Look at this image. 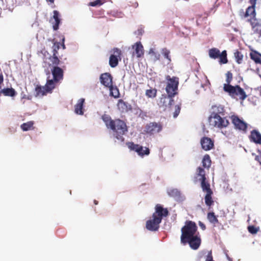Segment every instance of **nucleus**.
I'll list each match as a JSON object with an SVG mask.
<instances>
[{"label": "nucleus", "mask_w": 261, "mask_h": 261, "mask_svg": "<svg viewBox=\"0 0 261 261\" xmlns=\"http://www.w3.org/2000/svg\"><path fill=\"white\" fill-rule=\"evenodd\" d=\"M234 57L235 58L236 62L238 64L242 63L243 58V55L240 51L237 50L234 53Z\"/></svg>", "instance_id": "nucleus-40"}, {"label": "nucleus", "mask_w": 261, "mask_h": 261, "mask_svg": "<svg viewBox=\"0 0 261 261\" xmlns=\"http://www.w3.org/2000/svg\"><path fill=\"white\" fill-rule=\"evenodd\" d=\"M60 43L57 41L54 42V45L52 47L53 55H58V50L60 47Z\"/></svg>", "instance_id": "nucleus-41"}, {"label": "nucleus", "mask_w": 261, "mask_h": 261, "mask_svg": "<svg viewBox=\"0 0 261 261\" xmlns=\"http://www.w3.org/2000/svg\"><path fill=\"white\" fill-rule=\"evenodd\" d=\"M161 223L160 219L156 217H152V219L148 220L146 223V228L152 231H157L160 227V224Z\"/></svg>", "instance_id": "nucleus-14"}, {"label": "nucleus", "mask_w": 261, "mask_h": 261, "mask_svg": "<svg viewBox=\"0 0 261 261\" xmlns=\"http://www.w3.org/2000/svg\"><path fill=\"white\" fill-rule=\"evenodd\" d=\"M186 241L185 245L188 244L193 250H197L201 244V239L198 234L188 238Z\"/></svg>", "instance_id": "nucleus-15"}, {"label": "nucleus", "mask_w": 261, "mask_h": 261, "mask_svg": "<svg viewBox=\"0 0 261 261\" xmlns=\"http://www.w3.org/2000/svg\"><path fill=\"white\" fill-rule=\"evenodd\" d=\"M65 66H63L62 68L59 66H55L51 68V74L53 76L54 81H57L59 82L63 79L64 76V68Z\"/></svg>", "instance_id": "nucleus-13"}, {"label": "nucleus", "mask_w": 261, "mask_h": 261, "mask_svg": "<svg viewBox=\"0 0 261 261\" xmlns=\"http://www.w3.org/2000/svg\"><path fill=\"white\" fill-rule=\"evenodd\" d=\"M161 53L164 57L166 59L168 63L171 61V57L170 56V51L167 48H164L161 50Z\"/></svg>", "instance_id": "nucleus-39"}, {"label": "nucleus", "mask_w": 261, "mask_h": 261, "mask_svg": "<svg viewBox=\"0 0 261 261\" xmlns=\"http://www.w3.org/2000/svg\"><path fill=\"white\" fill-rule=\"evenodd\" d=\"M113 77L112 75L108 72L102 73L100 76V83L107 88H111L113 84Z\"/></svg>", "instance_id": "nucleus-16"}, {"label": "nucleus", "mask_w": 261, "mask_h": 261, "mask_svg": "<svg viewBox=\"0 0 261 261\" xmlns=\"http://www.w3.org/2000/svg\"><path fill=\"white\" fill-rule=\"evenodd\" d=\"M258 35L259 38L261 37V31H260Z\"/></svg>", "instance_id": "nucleus-54"}, {"label": "nucleus", "mask_w": 261, "mask_h": 261, "mask_svg": "<svg viewBox=\"0 0 261 261\" xmlns=\"http://www.w3.org/2000/svg\"><path fill=\"white\" fill-rule=\"evenodd\" d=\"M166 79L168 83L166 87V91L169 96L174 97L177 94L176 90L178 85V78L176 77L171 78L169 75H168Z\"/></svg>", "instance_id": "nucleus-5"}, {"label": "nucleus", "mask_w": 261, "mask_h": 261, "mask_svg": "<svg viewBox=\"0 0 261 261\" xmlns=\"http://www.w3.org/2000/svg\"><path fill=\"white\" fill-rule=\"evenodd\" d=\"M149 54L153 57V59L155 61L160 59V54L155 52L153 48L150 49Z\"/></svg>", "instance_id": "nucleus-42"}, {"label": "nucleus", "mask_w": 261, "mask_h": 261, "mask_svg": "<svg viewBox=\"0 0 261 261\" xmlns=\"http://www.w3.org/2000/svg\"><path fill=\"white\" fill-rule=\"evenodd\" d=\"M199 225L202 230H204L206 229L205 225L202 222H201V221L199 222Z\"/></svg>", "instance_id": "nucleus-48"}, {"label": "nucleus", "mask_w": 261, "mask_h": 261, "mask_svg": "<svg viewBox=\"0 0 261 261\" xmlns=\"http://www.w3.org/2000/svg\"><path fill=\"white\" fill-rule=\"evenodd\" d=\"M132 48L134 49L133 55H136L137 58H140L144 56V50L143 46L141 42H137L132 45Z\"/></svg>", "instance_id": "nucleus-19"}, {"label": "nucleus", "mask_w": 261, "mask_h": 261, "mask_svg": "<svg viewBox=\"0 0 261 261\" xmlns=\"http://www.w3.org/2000/svg\"><path fill=\"white\" fill-rule=\"evenodd\" d=\"M173 97H170L168 94L162 95L160 99V103L163 106H164L166 108H169L171 109V106L174 104V101L173 99Z\"/></svg>", "instance_id": "nucleus-18"}, {"label": "nucleus", "mask_w": 261, "mask_h": 261, "mask_svg": "<svg viewBox=\"0 0 261 261\" xmlns=\"http://www.w3.org/2000/svg\"><path fill=\"white\" fill-rule=\"evenodd\" d=\"M85 102L84 98H81L74 106V112L76 114L83 115V105Z\"/></svg>", "instance_id": "nucleus-25"}, {"label": "nucleus", "mask_w": 261, "mask_h": 261, "mask_svg": "<svg viewBox=\"0 0 261 261\" xmlns=\"http://www.w3.org/2000/svg\"><path fill=\"white\" fill-rule=\"evenodd\" d=\"M194 181L195 182L199 181L201 188L206 187L207 185H210V184L206 179L205 170L201 167H198L196 169L194 176Z\"/></svg>", "instance_id": "nucleus-7"}, {"label": "nucleus", "mask_w": 261, "mask_h": 261, "mask_svg": "<svg viewBox=\"0 0 261 261\" xmlns=\"http://www.w3.org/2000/svg\"><path fill=\"white\" fill-rule=\"evenodd\" d=\"M208 55L210 57L213 59H216L220 55V51L217 48H212L208 50Z\"/></svg>", "instance_id": "nucleus-29"}, {"label": "nucleus", "mask_w": 261, "mask_h": 261, "mask_svg": "<svg viewBox=\"0 0 261 261\" xmlns=\"http://www.w3.org/2000/svg\"><path fill=\"white\" fill-rule=\"evenodd\" d=\"M58 83V81H54V79H47L46 83L44 86L46 91L48 93H51L52 91L55 88L56 84Z\"/></svg>", "instance_id": "nucleus-24"}, {"label": "nucleus", "mask_w": 261, "mask_h": 261, "mask_svg": "<svg viewBox=\"0 0 261 261\" xmlns=\"http://www.w3.org/2000/svg\"><path fill=\"white\" fill-rule=\"evenodd\" d=\"M163 128L160 122H152L147 123L145 127L144 132L150 135H153L160 133Z\"/></svg>", "instance_id": "nucleus-10"}, {"label": "nucleus", "mask_w": 261, "mask_h": 261, "mask_svg": "<svg viewBox=\"0 0 261 261\" xmlns=\"http://www.w3.org/2000/svg\"><path fill=\"white\" fill-rule=\"evenodd\" d=\"M202 190L206 194L204 196L205 203L209 208L214 204V201L212 198L213 192L211 188V185H207L206 187H203Z\"/></svg>", "instance_id": "nucleus-12"}, {"label": "nucleus", "mask_w": 261, "mask_h": 261, "mask_svg": "<svg viewBox=\"0 0 261 261\" xmlns=\"http://www.w3.org/2000/svg\"><path fill=\"white\" fill-rule=\"evenodd\" d=\"M249 138L251 141L261 144V134L257 130H252Z\"/></svg>", "instance_id": "nucleus-23"}, {"label": "nucleus", "mask_w": 261, "mask_h": 261, "mask_svg": "<svg viewBox=\"0 0 261 261\" xmlns=\"http://www.w3.org/2000/svg\"><path fill=\"white\" fill-rule=\"evenodd\" d=\"M181 231L180 242L182 244L185 245L186 240L197 234V226L194 222L186 221L185 225L181 229Z\"/></svg>", "instance_id": "nucleus-2"}, {"label": "nucleus", "mask_w": 261, "mask_h": 261, "mask_svg": "<svg viewBox=\"0 0 261 261\" xmlns=\"http://www.w3.org/2000/svg\"><path fill=\"white\" fill-rule=\"evenodd\" d=\"M251 59L253 60L256 64H261V54L256 50H252L250 53Z\"/></svg>", "instance_id": "nucleus-28"}, {"label": "nucleus", "mask_w": 261, "mask_h": 261, "mask_svg": "<svg viewBox=\"0 0 261 261\" xmlns=\"http://www.w3.org/2000/svg\"><path fill=\"white\" fill-rule=\"evenodd\" d=\"M49 60L51 62L50 65L53 67H55V66H58L60 63V60L58 57V55H51L49 57Z\"/></svg>", "instance_id": "nucleus-33"}, {"label": "nucleus", "mask_w": 261, "mask_h": 261, "mask_svg": "<svg viewBox=\"0 0 261 261\" xmlns=\"http://www.w3.org/2000/svg\"><path fill=\"white\" fill-rule=\"evenodd\" d=\"M248 230L252 234H255L258 231V229L254 226H249Z\"/></svg>", "instance_id": "nucleus-46"}, {"label": "nucleus", "mask_w": 261, "mask_h": 261, "mask_svg": "<svg viewBox=\"0 0 261 261\" xmlns=\"http://www.w3.org/2000/svg\"><path fill=\"white\" fill-rule=\"evenodd\" d=\"M249 2L251 5L256 6V0H249Z\"/></svg>", "instance_id": "nucleus-50"}, {"label": "nucleus", "mask_w": 261, "mask_h": 261, "mask_svg": "<svg viewBox=\"0 0 261 261\" xmlns=\"http://www.w3.org/2000/svg\"><path fill=\"white\" fill-rule=\"evenodd\" d=\"M202 149L205 151L210 150L214 147L213 141L208 137H203L200 141Z\"/></svg>", "instance_id": "nucleus-20"}, {"label": "nucleus", "mask_w": 261, "mask_h": 261, "mask_svg": "<svg viewBox=\"0 0 261 261\" xmlns=\"http://www.w3.org/2000/svg\"><path fill=\"white\" fill-rule=\"evenodd\" d=\"M222 133L226 137H228L229 136V135L230 134V132H227V131H225L224 133L223 132H222Z\"/></svg>", "instance_id": "nucleus-51"}, {"label": "nucleus", "mask_w": 261, "mask_h": 261, "mask_svg": "<svg viewBox=\"0 0 261 261\" xmlns=\"http://www.w3.org/2000/svg\"><path fill=\"white\" fill-rule=\"evenodd\" d=\"M226 81L227 82V84L230 85L232 80V74L230 71H228L226 74Z\"/></svg>", "instance_id": "nucleus-44"}, {"label": "nucleus", "mask_w": 261, "mask_h": 261, "mask_svg": "<svg viewBox=\"0 0 261 261\" xmlns=\"http://www.w3.org/2000/svg\"><path fill=\"white\" fill-rule=\"evenodd\" d=\"M255 6L251 5L249 6L244 14L245 17H250V19L255 18L256 12L255 10Z\"/></svg>", "instance_id": "nucleus-26"}, {"label": "nucleus", "mask_w": 261, "mask_h": 261, "mask_svg": "<svg viewBox=\"0 0 261 261\" xmlns=\"http://www.w3.org/2000/svg\"><path fill=\"white\" fill-rule=\"evenodd\" d=\"M126 144L130 150L137 152L138 155L142 158L145 155H148L150 153V149L148 147H143L133 142H127Z\"/></svg>", "instance_id": "nucleus-6"}, {"label": "nucleus", "mask_w": 261, "mask_h": 261, "mask_svg": "<svg viewBox=\"0 0 261 261\" xmlns=\"http://www.w3.org/2000/svg\"><path fill=\"white\" fill-rule=\"evenodd\" d=\"M224 90L228 93L231 97H238L241 100H244L247 97L244 89L239 85L233 86L229 84H224Z\"/></svg>", "instance_id": "nucleus-4"}, {"label": "nucleus", "mask_w": 261, "mask_h": 261, "mask_svg": "<svg viewBox=\"0 0 261 261\" xmlns=\"http://www.w3.org/2000/svg\"><path fill=\"white\" fill-rule=\"evenodd\" d=\"M169 214V211L167 208H164L161 204H157L155 206V212L152 215V217L160 219L162 222L163 218L168 216Z\"/></svg>", "instance_id": "nucleus-11"}, {"label": "nucleus", "mask_w": 261, "mask_h": 261, "mask_svg": "<svg viewBox=\"0 0 261 261\" xmlns=\"http://www.w3.org/2000/svg\"><path fill=\"white\" fill-rule=\"evenodd\" d=\"M202 166L204 168H209L211 165V160L210 155L208 154L205 155L202 161Z\"/></svg>", "instance_id": "nucleus-36"}, {"label": "nucleus", "mask_w": 261, "mask_h": 261, "mask_svg": "<svg viewBox=\"0 0 261 261\" xmlns=\"http://www.w3.org/2000/svg\"><path fill=\"white\" fill-rule=\"evenodd\" d=\"M47 2H49L51 3H53L54 2V0H46Z\"/></svg>", "instance_id": "nucleus-53"}, {"label": "nucleus", "mask_w": 261, "mask_h": 261, "mask_svg": "<svg viewBox=\"0 0 261 261\" xmlns=\"http://www.w3.org/2000/svg\"><path fill=\"white\" fill-rule=\"evenodd\" d=\"M218 58H219L220 64H226L228 62L226 50H224L222 51V53H220V55L219 56Z\"/></svg>", "instance_id": "nucleus-35"}, {"label": "nucleus", "mask_w": 261, "mask_h": 261, "mask_svg": "<svg viewBox=\"0 0 261 261\" xmlns=\"http://www.w3.org/2000/svg\"><path fill=\"white\" fill-rule=\"evenodd\" d=\"M94 203L95 205H97V204H98V201H97L96 200H94Z\"/></svg>", "instance_id": "nucleus-52"}, {"label": "nucleus", "mask_w": 261, "mask_h": 261, "mask_svg": "<svg viewBox=\"0 0 261 261\" xmlns=\"http://www.w3.org/2000/svg\"><path fill=\"white\" fill-rule=\"evenodd\" d=\"M110 91V95L113 96L114 98H118L119 97V92L118 88L116 86H112V88H109Z\"/></svg>", "instance_id": "nucleus-37"}, {"label": "nucleus", "mask_w": 261, "mask_h": 261, "mask_svg": "<svg viewBox=\"0 0 261 261\" xmlns=\"http://www.w3.org/2000/svg\"><path fill=\"white\" fill-rule=\"evenodd\" d=\"M34 122L33 121H30L26 123H23L20 125V128L23 131H28L33 129Z\"/></svg>", "instance_id": "nucleus-31"}, {"label": "nucleus", "mask_w": 261, "mask_h": 261, "mask_svg": "<svg viewBox=\"0 0 261 261\" xmlns=\"http://www.w3.org/2000/svg\"><path fill=\"white\" fill-rule=\"evenodd\" d=\"M105 3L104 1L102 0H95L93 2H91L89 4V6L92 7L100 6Z\"/></svg>", "instance_id": "nucleus-43"}, {"label": "nucleus", "mask_w": 261, "mask_h": 261, "mask_svg": "<svg viewBox=\"0 0 261 261\" xmlns=\"http://www.w3.org/2000/svg\"><path fill=\"white\" fill-rule=\"evenodd\" d=\"M207 218L210 223L216 225L219 223L217 216L215 215L214 212H209L207 215Z\"/></svg>", "instance_id": "nucleus-32"}, {"label": "nucleus", "mask_w": 261, "mask_h": 261, "mask_svg": "<svg viewBox=\"0 0 261 261\" xmlns=\"http://www.w3.org/2000/svg\"><path fill=\"white\" fill-rule=\"evenodd\" d=\"M113 53L110 56L109 65L112 68L116 67L118 65L119 61L122 59V51L117 47H114L111 51Z\"/></svg>", "instance_id": "nucleus-8"}, {"label": "nucleus", "mask_w": 261, "mask_h": 261, "mask_svg": "<svg viewBox=\"0 0 261 261\" xmlns=\"http://www.w3.org/2000/svg\"><path fill=\"white\" fill-rule=\"evenodd\" d=\"M0 93H2L5 96H14L16 94L15 90L12 88H5L0 91Z\"/></svg>", "instance_id": "nucleus-30"}, {"label": "nucleus", "mask_w": 261, "mask_h": 261, "mask_svg": "<svg viewBox=\"0 0 261 261\" xmlns=\"http://www.w3.org/2000/svg\"><path fill=\"white\" fill-rule=\"evenodd\" d=\"M249 21L254 34H258L261 31V23L257 19H250Z\"/></svg>", "instance_id": "nucleus-21"}, {"label": "nucleus", "mask_w": 261, "mask_h": 261, "mask_svg": "<svg viewBox=\"0 0 261 261\" xmlns=\"http://www.w3.org/2000/svg\"><path fill=\"white\" fill-rule=\"evenodd\" d=\"M213 112L208 118L209 123L211 125L219 128L227 127L229 122L226 118H222L219 115H224V110L221 105L213 106Z\"/></svg>", "instance_id": "nucleus-1"}, {"label": "nucleus", "mask_w": 261, "mask_h": 261, "mask_svg": "<svg viewBox=\"0 0 261 261\" xmlns=\"http://www.w3.org/2000/svg\"><path fill=\"white\" fill-rule=\"evenodd\" d=\"M53 16L50 19V21L51 19L53 18L55 20V22H53V28L54 30L56 31L59 29V25L61 22V19L60 18V14L59 12L57 10H54L53 11Z\"/></svg>", "instance_id": "nucleus-22"}, {"label": "nucleus", "mask_w": 261, "mask_h": 261, "mask_svg": "<svg viewBox=\"0 0 261 261\" xmlns=\"http://www.w3.org/2000/svg\"><path fill=\"white\" fill-rule=\"evenodd\" d=\"M64 42H65V37L63 36H62V46L63 47V49H65V44H64Z\"/></svg>", "instance_id": "nucleus-49"}, {"label": "nucleus", "mask_w": 261, "mask_h": 261, "mask_svg": "<svg viewBox=\"0 0 261 261\" xmlns=\"http://www.w3.org/2000/svg\"><path fill=\"white\" fill-rule=\"evenodd\" d=\"M205 261H214L213 260L212 251H210L206 256Z\"/></svg>", "instance_id": "nucleus-47"}, {"label": "nucleus", "mask_w": 261, "mask_h": 261, "mask_svg": "<svg viewBox=\"0 0 261 261\" xmlns=\"http://www.w3.org/2000/svg\"><path fill=\"white\" fill-rule=\"evenodd\" d=\"M101 118L108 128L111 129L115 122V120H112L109 115L104 114Z\"/></svg>", "instance_id": "nucleus-27"}, {"label": "nucleus", "mask_w": 261, "mask_h": 261, "mask_svg": "<svg viewBox=\"0 0 261 261\" xmlns=\"http://www.w3.org/2000/svg\"><path fill=\"white\" fill-rule=\"evenodd\" d=\"M111 128L113 131V135L118 141L123 142L124 141L123 135L127 132L126 123L119 119H115V122Z\"/></svg>", "instance_id": "nucleus-3"}, {"label": "nucleus", "mask_w": 261, "mask_h": 261, "mask_svg": "<svg viewBox=\"0 0 261 261\" xmlns=\"http://www.w3.org/2000/svg\"><path fill=\"white\" fill-rule=\"evenodd\" d=\"M117 106L118 109L121 113H126L132 110L131 105L128 102L124 101L123 99H120L118 100Z\"/></svg>", "instance_id": "nucleus-17"}, {"label": "nucleus", "mask_w": 261, "mask_h": 261, "mask_svg": "<svg viewBox=\"0 0 261 261\" xmlns=\"http://www.w3.org/2000/svg\"><path fill=\"white\" fill-rule=\"evenodd\" d=\"M157 93V90L156 89H150L146 90L145 92L146 95L149 97L153 98L156 97Z\"/></svg>", "instance_id": "nucleus-38"}, {"label": "nucleus", "mask_w": 261, "mask_h": 261, "mask_svg": "<svg viewBox=\"0 0 261 261\" xmlns=\"http://www.w3.org/2000/svg\"><path fill=\"white\" fill-rule=\"evenodd\" d=\"M35 91L36 93V96H43L48 93V92L46 91V89L44 88V86L38 85L36 87Z\"/></svg>", "instance_id": "nucleus-34"}, {"label": "nucleus", "mask_w": 261, "mask_h": 261, "mask_svg": "<svg viewBox=\"0 0 261 261\" xmlns=\"http://www.w3.org/2000/svg\"><path fill=\"white\" fill-rule=\"evenodd\" d=\"M180 106L179 105H176L175 106V110L173 113V117L176 118L179 115L180 111Z\"/></svg>", "instance_id": "nucleus-45"}, {"label": "nucleus", "mask_w": 261, "mask_h": 261, "mask_svg": "<svg viewBox=\"0 0 261 261\" xmlns=\"http://www.w3.org/2000/svg\"><path fill=\"white\" fill-rule=\"evenodd\" d=\"M230 118L236 129L239 130L244 134L247 132L248 124L246 122L240 119L236 115H232Z\"/></svg>", "instance_id": "nucleus-9"}]
</instances>
